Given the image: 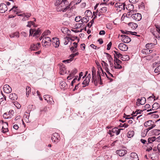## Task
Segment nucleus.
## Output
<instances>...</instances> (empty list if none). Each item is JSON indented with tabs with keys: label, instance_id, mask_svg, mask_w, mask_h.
Masks as SVG:
<instances>
[{
	"label": "nucleus",
	"instance_id": "1",
	"mask_svg": "<svg viewBox=\"0 0 160 160\" xmlns=\"http://www.w3.org/2000/svg\"><path fill=\"white\" fill-rule=\"evenodd\" d=\"M92 83L96 85L98 83H99L100 84H102V81L101 77L100 75L96 76V71L94 67L92 68Z\"/></svg>",
	"mask_w": 160,
	"mask_h": 160
},
{
	"label": "nucleus",
	"instance_id": "2",
	"mask_svg": "<svg viewBox=\"0 0 160 160\" xmlns=\"http://www.w3.org/2000/svg\"><path fill=\"white\" fill-rule=\"evenodd\" d=\"M156 29L151 28V32L153 35L158 40H160V24L155 25Z\"/></svg>",
	"mask_w": 160,
	"mask_h": 160
},
{
	"label": "nucleus",
	"instance_id": "3",
	"mask_svg": "<svg viewBox=\"0 0 160 160\" xmlns=\"http://www.w3.org/2000/svg\"><path fill=\"white\" fill-rule=\"evenodd\" d=\"M51 42L52 40L49 37H45L42 40V45L43 47H48L51 45Z\"/></svg>",
	"mask_w": 160,
	"mask_h": 160
},
{
	"label": "nucleus",
	"instance_id": "4",
	"mask_svg": "<svg viewBox=\"0 0 160 160\" xmlns=\"http://www.w3.org/2000/svg\"><path fill=\"white\" fill-rule=\"evenodd\" d=\"M122 129H118L117 128H114L111 130H110L108 133L112 137L114 135V133H115L116 135H118L120 133L121 130Z\"/></svg>",
	"mask_w": 160,
	"mask_h": 160
},
{
	"label": "nucleus",
	"instance_id": "5",
	"mask_svg": "<svg viewBox=\"0 0 160 160\" xmlns=\"http://www.w3.org/2000/svg\"><path fill=\"white\" fill-rule=\"evenodd\" d=\"M29 36H32L33 34V36H36L41 34L40 30L38 29L36 30L35 29H31L29 31Z\"/></svg>",
	"mask_w": 160,
	"mask_h": 160
},
{
	"label": "nucleus",
	"instance_id": "6",
	"mask_svg": "<svg viewBox=\"0 0 160 160\" xmlns=\"http://www.w3.org/2000/svg\"><path fill=\"white\" fill-rule=\"evenodd\" d=\"M131 16V18L137 21H140L142 18L141 14L139 13L133 14V15H132Z\"/></svg>",
	"mask_w": 160,
	"mask_h": 160
},
{
	"label": "nucleus",
	"instance_id": "7",
	"mask_svg": "<svg viewBox=\"0 0 160 160\" xmlns=\"http://www.w3.org/2000/svg\"><path fill=\"white\" fill-rule=\"evenodd\" d=\"M14 113L13 110H11L8 113L7 112L5 113L3 115V117L5 119L11 118L13 115Z\"/></svg>",
	"mask_w": 160,
	"mask_h": 160
},
{
	"label": "nucleus",
	"instance_id": "8",
	"mask_svg": "<svg viewBox=\"0 0 160 160\" xmlns=\"http://www.w3.org/2000/svg\"><path fill=\"white\" fill-rule=\"evenodd\" d=\"M44 99L47 101L48 103L53 104L54 103L52 98L49 95H46L43 96Z\"/></svg>",
	"mask_w": 160,
	"mask_h": 160
},
{
	"label": "nucleus",
	"instance_id": "9",
	"mask_svg": "<svg viewBox=\"0 0 160 160\" xmlns=\"http://www.w3.org/2000/svg\"><path fill=\"white\" fill-rule=\"evenodd\" d=\"M122 38L121 39V41L124 43H128L131 41L130 38L126 35H122L120 36Z\"/></svg>",
	"mask_w": 160,
	"mask_h": 160
},
{
	"label": "nucleus",
	"instance_id": "10",
	"mask_svg": "<svg viewBox=\"0 0 160 160\" xmlns=\"http://www.w3.org/2000/svg\"><path fill=\"white\" fill-rule=\"evenodd\" d=\"M59 136L58 134L57 133H55L52 135L51 139L52 142L56 143L59 141Z\"/></svg>",
	"mask_w": 160,
	"mask_h": 160
},
{
	"label": "nucleus",
	"instance_id": "11",
	"mask_svg": "<svg viewBox=\"0 0 160 160\" xmlns=\"http://www.w3.org/2000/svg\"><path fill=\"white\" fill-rule=\"evenodd\" d=\"M41 46L40 43L39 42L36 44H33L31 45L30 49L31 50H37L39 49Z\"/></svg>",
	"mask_w": 160,
	"mask_h": 160
},
{
	"label": "nucleus",
	"instance_id": "12",
	"mask_svg": "<svg viewBox=\"0 0 160 160\" xmlns=\"http://www.w3.org/2000/svg\"><path fill=\"white\" fill-rule=\"evenodd\" d=\"M127 151L125 149H120L116 151V153L120 157H122L127 153Z\"/></svg>",
	"mask_w": 160,
	"mask_h": 160
},
{
	"label": "nucleus",
	"instance_id": "13",
	"mask_svg": "<svg viewBox=\"0 0 160 160\" xmlns=\"http://www.w3.org/2000/svg\"><path fill=\"white\" fill-rule=\"evenodd\" d=\"M160 64V61L158 62H155L153 64V67L155 66H157L155 69L154 72L155 73H157L159 72L160 73V65H158Z\"/></svg>",
	"mask_w": 160,
	"mask_h": 160
},
{
	"label": "nucleus",
	"instance_id": "14",
	"mask_svg": "<svg viewBox=\"0 0 160 160\" xmlns=\"http://www.w3.org/2000/svg\"><path fill=\"white\" fill-rule=\"evenodd\" d=\"M8 10L6 5L3 3H2L0 5V12L3 13Z\"/></svg>",
	"mask_w": 160,
	"mask_h": 160
},
{
	"label": "nucleus",
	"instance_id": "15",
	"mask_svg": "<svg viewBox=\"0 0 160 160\" xmlns=\"http://www.w3.org/2000/svg\"><path fill=\"white\" fill-rule=\"evenodd\" d=\"M52 43L53 46L55 48H58L59 45V39L56 38H52Z\"/></svg>",
	"mask_w": 160,
	"mask_h": 160
},
{
	"label": "nucleus",
	"instance_id": "16",
	"mask_svg": "<svg viewBox=\"0 0 160 160\" xmlns=\"http://www.w3.org/2000/svg\"><path fill=\"white\" fill-rule=\"evenodd\" d=\"M91 78V75L90 74H88L86 78L84 80L82 83L83 85H85V86H83V87H84L86 86H88L90 82V79Z\"/></svg>",
	"mask_w": 160,
	"mask_h": 160
},
{
	"label": "nucleus",
	"instance_id": "17",
	"mask_svg": "<svg viewBox=\"0 0 160 160\" xmlns=\"http://www.w3.org/2000/svg\"><path fill=\"white\" fill-rule=\"evenodd\" d=\"M118 48L122 51H126L128 48L127 46L123 43H120L118 45Z\"/></svg>",
	"mask_w": 160,
	"mask_h": 160
},
{
	"label": "nucleus",
	"instance_id": "18",
	"mask_svg": "<svg viewBox=\"0 0 160 160\" xmlns=\"http://www.w3.org/2000/svg\"><path fill=\"white\" fill-rule=\"evenodd\" d=\"M3 91L7 93H10L12 90L11 87L7 84L4 85L3 87Z\"/></svg>",
	"mask_w": 160,
	"mask_h": 160
},
{
	"label": "nucleus",
	"instance_id": "19",
	"mask_svg": "<svg viewBox=\"0 0 160 160\" xmlns=\"http://www.w3.org/2000/svg\"><path fill=\"white\" fill-rule=\"evenodd\" d=\"M73 2H71L69 4L68 3L67 5L64 4L65 6L63 5V7H62V8L61 9V11L63 12H66L70 8V6L73 4Z\"/></svg>",
	"mask_w": 160,
	"mask_h": 160
},
{
	"label": "nucleus",
	"instance_id": "20",
	"mask_svg": "<svg viewBox=\"0 0 160 160\" xmlns=\"http://www.w3.org/2000/svg\"><path fill=\"white\" fill-rule=\"evenodd\" d=\"M128 157L132 160H139L137 154L135 152L131 153Z\"/></svg>",
	"mask_w": 160,
	"mask_h": 160
},
{
	"label": "nucleus",
	"instance_id": "21",
	"mask_svg": "<svg viewBox=\"0 0 160 160\" xmlns=\"http://www.w3.org/2000/svg\"><path fill=\"white\" fill-rule=\"evenodd\" d=\"M156 138L155 136L149 138L148 139V146L150 145V144L152 143L153 142L155 141L156 140Z\"/></svg>",
	"mask_w": 160,
	"mask_h": 160
},
{
	"label": "nucleus",
	"instance_id": "22",
	"mask_svg": "<svg viewBox=\"0 0 160 160\" xmlns=\"http://www.w3.org/2000/svg\"><path fill=\"white\" fill-rule=\"evenodd\" d=\"M61 31L63 33L65 34H67L68 35L69 34L68 32H70V31L67 28L64 27H63L61 28Z\"/></svg>",
	"mask_w": 160,
	"mask_h": 160
},
{
	"label": "nucleus",
	"instance_id": "23",
	"mask_svg": "<svg viewBox=\"0 0 160 160\" xmlns=\"http://www.w3.org/2000/svg\"><path fill=\"white\" fill-rule=\"evenodd\" d=\"M9 98L12 100L15 101L18 98V96L15 93H11L9 95Z\"/></svg>",
	"mask_w": 160,
	"mask_h": 160
},
{
	"label": "nucleus",
	"instance_id": "24",
	"mask_svg": "<svg viewBox=\"0 0 160 160\" xmlns=\"http://www.w3.org/2000/svg\"><path fill=\"white\" fill-rule=\"evenodd\" d=\"M31 16L30 13H26L24 14L23 16V18L22 19V21H25L28 19Z\"/></svg>",
	"mask_w": 160,
	"mask_h": 160
},
{
	"label": "nucleus",
	"instance_id": "25",
	"mask_svg": "<svg viewBox=\"0 0 160 160\" xmlns=\"http://www.w3.org/2000/svg\"><path fill=\"white\" fill-rule=\"evenodd\" d=\"M60 73L61 75H63L66 72V68L64 66H62L60 67Z\"/></svg>",
	"mask_w": 160,
	"mask_h": 160
},
{
	"label": "nucleus",
	"instance_id": "26",
	"mask_svg": "<svg viewBox=\"0 0 160 160\" xmlns=\"http://www.w3.org/2000/svg\"><path fill=\"white\" fill-rule=\"evenodd\" d=\"M106 71L108 74V75L105 72H104V73L105 74L106 76L110 80V82L112 81L113 79L109 78V76H110L112 77H113V75L110 72H109V69L108 70H106Z\"/></svg>",
	"mask_w": 160,
	"mask_h": 160
},
{
	"label": "nucleus",
	"instance_id": "27",
	"mask_svg": "<svg viewBox=\"0 0 160 160\" xmlns=\"http://www.w3.org/2000/svg\"><path fill=\"white\" fill-rule=\"evenodd\" d=\"M126 8L129 11H133L134 6L132 4H129L128 5H126Z\"/></svg>",
	"mask_w": 160,
	"mask_h": 160
},
{
	"label": "nucleus",
	"instance_id": "28",
	"mask_svg": "<svg viewBox=\"0 0 160 160\" xmlns=\"http://www.w3.org/2000/svg\"><path fill=\"white\" fill-rule=\"evenodd\" d=\"M137 100L140 104L143 105L145 103L146 99L145 98L143 97L141 98V99H138Z\"/></svg>",
	"mask_w": 160,
	"mask_h": 160
},
{
	"label": "nucleus",
	"instance_id": "29",
	"mask_svg": "<svg viewBox=\"0 0 160 160\" xmlns=\"http://www.w3.org/2000/svg\"><path fill=\"white\" fill-rule=\"evenodd\" d=\"M9 37L11 38H14L15 37L19 38V33L18 32H15L9 34Z\"/></svg>",
	"mask_w": 160,
	"mask_h": 160
},
{
	"label": "nucleus",
	"instance_id": "30",
	"mask_svg": "<svg viewBox=\"0 0 160 160\" xmlns=\"http://www.w3.org/2000/svg\"><path fill=\"white\" fill-rule=\"evenodd\" d=\"M121 59L123 61H126L128 60L129 59V57L128 55H124L121 56Z\"/></svg>",
	"mask_w": 160,
	"mask_h": 160
},
{
	"label": "nucleus",
	"instance_id": "31",
	"mask_svg": "<svg viewBox=\"0 0 160 160\" xmlns=\"http://www.w3.org/2000/svg\"><path fill=\"white\" fill-rule=\"evenodd\" d=\"M60 84V88L61 89H66L67 87V84L64 81H63L61 82Z\"/></svg>",
	"mask_w": 160,
	"mask_h": 160
},
{
	"label": "nucleus",
	"instance_id": "32",
	"mask_svg": "<svg viewBox=\"0 0 160 160\" xmlns=\"http://www.w3.org/2000/svg\"><path fill=\"white\" fill-rule=\"evenodd\" d=\"M159 108V105L158 103H154L152 106V110H156Z\"/></svg>",
	"mask_w": 160,
	"mask_h": 160
},
{
	"label": "nucleus",
	"instance_id": "33",
	"mask_svg": "<svg viewBox=\"0 0 160 160\" xmlns=\"http://www.w3.org/2000/svg\"><path fill=\"white\" fill-rule=\"evenodd\" d=\"M4 123L5 124H6L7 127H6V128H4L3 126L2 127V132L3 133H6L8 131V128H7V127L8 126V122H4Z\"/></svg>",
	"mask_w": 160,
	"mask_h": 160
},
{
	"label": "nucleus",
	"instance_id": "34",
	"mask_svg": "<svg viewBox=\"0 0 160 160\" xmlns=\"http://www.w3.org/2000/svg\"><path fill=\"white\" fill-rule=\"evenodd\" d=\"M128 25L131 26L133 29H136L138 27V25L135 23L130 22L128 23Z\"/></svg>",
	"mask_w": 160,
	"mask_h": 160
},
{
	"label": "nucleus",
	"instance_id": "35",
	"mask_svg": "<svg viewBox=\"0 0 160 160\" xmlns=\"http://www.w3.org/2000/svg\"><path fill=\"white\" fill-rule=\"evenodd\" d=\"M121 31L122 33L127 34H129V33H130V32L131 33V34L133 35H135L134 33H137V32H129V31H124L123 30H121Z\"/></svg>",
	"mask_w": 160,
	"mask_h": 160
},
{
	"label": "nucleus",
	"instance_id": "36",
	"mask_svg": "<svg viewBox=\"0 0 160 160\" xmlns=\"http://www.w3.org/2000/svg\"><path fill=\"white\" fill-rule=\"evenodd\" d=\"M134 134V132L133 131H130L128 132L127 134V136L128 138H131L133 136Z\"/></svg>",
	"mask_w": 160,
	"mask_h": 160
},
{
	"label": "nucleus",
	"instance_id": "37",
	"mask_svg": "<svg viewBox=\"0 0 160 160\" xmlns=\"http://www.w3.org/2000/svg\"><path fill=\"white\" fill-rule=\"evenodd\" d=\"M155 44L153 43H148L146 45V47L147 48L151 49L154 46Z\"/></svg>",
	"mask_w": 160,
	"mask_h": 160
},
{
	"label": "nucleus",
	"instance_id": "38",
	"mask_svg": "<svg viewBox=\"0 0 160 160\" xmlns=\"http://www.w3.org/2000/svg\"><path fill=\"white\" fill-rule=\"evenodd\" d=\"M56 1V2H55V5L56 6H58V5H60V4H61V7H62V6L63 5V4H64L63 3V2L62 3V0H55Z\"/></svg>",
	"mask_w": 160,
	"mask_h": 160
},
{
	"label": "nucleus",
	"instance_id": "39",
	"mask_svg": "<svg viewBox=\"0 0 160 160\" xmlns=\"http://www.w3.org/2000/svg\"><path fill=\"white\" fill-rule=\"evenodd\" d=\"M114 56H116L118 58H119L120 57L121 58L122 56V54L118 51H114Z\"/></svg>",
	"mask_w": 160,
	"mask_h": 160
},
{
	"label": "nucleus",
	"instance_id": "40",
	"mask_svg": "<svg viewBox=\"0 0 160 160\" xmlns=\"http://www.w3.org/2000/svg\"><path fill=\"white\" fill-rule=\"evenodd\" d=\"M152 120H148L144 123V126L146 127L150 126L152 125Z\"/></svg>",
	"mask_w": 160,
	"mask_h": 160
},
{
	"label": "nucleus",
	"instance_id": "41",
	"mask_svg": "<svg viewBox=\"0 0 160 160\" xmlns=\"http://www.w3.org/2000/svg\"><path fill=\"white\" fill-rule=\"evenodd\" d=\"M150 49L147 48L146 49H144L142 51L143 53H144L145 54H148L151 53L152 51V50H150Z\"/></svg>",
	"mask_w": 160,
	"mask_h": 160
},
{
	"label": "nucleus",
	"instance_id": "42",
	"mask_svg": "<svg viewBox=\"0 0 160 160\" xmlns=\"http://www.w3.org/2000/svg\"><path fill=\"white\" fill-rule=\"evenodd\" d=\"M81 20L82 22L87 23L89 20V18L88 17H85L82 18Z\"/></svg>",
	"mask_w": 160,
	"mask_h": 160
},
{
	"label": "nucleus",
	"instance_id": "43",
	"mask_svg": "<svg viewBox=\"0 0 160 160\" xmlns=\"http://www.w3.org/2000/svg\"><path fill=\"white\" fill-rule=\"evenodd\" d=\"M148 132V130L145 129L143 130L142 131L141 135L142 137H144L146 136L147 133Z\"/></svg>",
	"mask_w": 160,
	"mask_h": 160
},
{
	"label": "nucleus",
	"instance_id": "44",
	"mask_svg": "<svg viewBox=\"0 0 160 160\" xmlns=\"http://www.w3.org/2000/svg\"><path fill=\"white\" fill-rule=\"evenodd\" d=\"M153 134L155 135H158L160 134V130L154 129L152 130Z\"/></svg>",
	"mask_w": 160,
	"mask_h": 160
},
{
	"label": "nucleus",
	"instance_id": "45",
	"mask_svg": "<svg viewBox=\"0 0 160 160\" xmlns=\"http://www.w3.org/2000/svg\"><path fill=\"white\" fill-rule=\"evenodd\" d=\"M114 67L115 69H120L122 68V67L120 64L114 63Z\"/></svg>",
	"mask_w": 160,
	"mask_h": 160
},
{
	"label": "nucleus",
	"instance_id": "46",
	"mask_svg": "<svg viewBox=\"0 0 160 160\" xmlns=\"http://www.w3.org/2000/svg\"><path fill=\"white\" fill-rule=\"evenodd\" d=\"M134 11H130L128 12L127 14L126 15V16L128 18H131V16H132V15H133V12Z\"/></svg>",
	"mask_w": 160,
	"mask_h": 160
},
{
	"label": "nucleus",
	"instance_id": "47",
	"mask_svg": "<svg viewBox=\"0 0 160 160\" xmlns=\"http://www.w3.org/2000/svg\"><path fill=\"white\" fill-rule=\"evenodd\" d=\"M122 5H119V8H121V9H123L124 10L125 9V8H126V4L125 3V2H123L122 3H121Z\"/></svg>",
	"mask_w": 160,
	"mask_h": 160
},
{
	"label": "nucleus",
	"instance_id": "48",
	"mask_svg": "<svg viewBox=\"0 0 160 160\" xmlns=\"http://www.w3.org/2000/svg\"><path fill=\"white\" fill-rule=\"evenodd\" d=\"M107 8L106 7H103L100 10V12L102 13H104L106 12Z\"/></svg>",
	"mask_w": 160,
	"mask_h": 160
},
{
	"label": "nucleus",
	"instance_id": "49",
	"mask_svg": "<svg viewBox=\"0 0 160 160\" xmlns=\"http://www.w3.org/2000/svg\"><path fill=\"white\" fill-rule=\"evenodd\" d=\"M31 88L29 87H27L26 88V94L27 97H28L29 96V92H30Z\"/></svg>",
	"mask_w": 160,
	"mask_h": 160
},
{
	"label": "nucleus",
	"instance_id": "50",
	"mask_svg": "<svg viewBox=\"0 0 160 160\" xmlns=\"http://www.w3.org/2000/svg\"><path fill=\"white\" fill-rule=\"evenodd\" d=\"M102 62L103 63H104V65L102 64V65L103 67L105 68V70H108L109 69L108 68V65L104 61H102Z\"/></svg>",
	"mask_w": 160,
	"mask_h": 160
},
{
	"label": "nucleus",
	"instance_id": "51",
	"mask_svg": "<svg viewBox=\"0 0 160 160\" xmlns=\"http://www.w3.org/2000/svg\"><path fill=\"white\" fill-rule=\"evenodd\" d=\"M35 24V23L31 21H29L28 22V24L27 25V26L30 28L31 26L32 25L34 26Z\"/></svg>",
	"mask_w": 160,
	"mask_h": 160
},
{
	"label": "nucleus",
	"instance_id": "52",
	"mask_svg": "<svg viewBox=\"0 0 160 160\" xmlns=\"http://www.w3.org/2000/svg\"><path fill=\"white\" fill-rule=\"evenodd\" d=\"M18 10V7L15 6H13V7L9 10V11H13L14 12H16V10Z\"/></svg>",
	"mask_w": 160,
	"mask_h": 160
},
{
	"label": "nucleus",
	"instance_id": "53",
	"mask_svg": "<svg viewBox=\"0 0 160 160\" xmlns=\"http://www.w3.org/2000/svg\"><path fill=\"white\" fill-rule=\"evenodd\" d=\"M79 54V53L78 52H76L75 53H73L71 54L70 56V58H72L73 57L76 56L77 55H78Z\"/></svg>",
	"mask_w": 160,
	"mask_h": 160
},
{
	"label": "nucleus",
	"instance_id": "54",
	"mask_svg": "<svg viewBox=\"0 0 160 160\" xmlns=\"http://www.w3.org/2000/svg\"><path fill=\"white\" fill-rule=\"evenodd\" d=\"M107 57L108 60V61L110 63H112L111 61L112 60V58L111 57V56L109 54H107Z\"/></svg>",
	"mask_w": 160,
	"mask_h": 160
},
{
	"label": "nucleus",
	"instance_id": "55",
	"mask_svg": "<svg viewBox=\"0 0 160 160\" xmlns=\"http://www.w3.org/2000/svg\"><path fill=\"white\" fill-rule=\"evenodd\" d=\"M74 75L73 74L72 72H71L69 76H68L67 78V79L68 80L72 78L73 77Z\"/></svg>",
	"mask_w": 160,
	"mask_h": 160
},
{
	"label": "nucleus",
	"instance_id": "56",
	"mask_svg": "<svg viewBox=\"0 0 160 160\" xmlns=\"http://www.w3.org/2000/svg\"><path fill=\"white\" fill-rule=\"evenodd\" d=\"M112 42H109V43L107 45V50H109L111 48V46H112Z\"/></svg>",
	"mask_w": 160,
	"mask_h": 160
},
{
	"label": "nucleus",
	"instance_id": "57",
	"mask_svg": "<svg viewBox=\"0 0 160 160\" xmlns=\"http://www.w3.org/2000/svg\"><path fill=\"white\" fill-rule=\"evenodd\" d=\"M14 104L16 106V107L18 108H20L21 106L19 104H18L17 102H14Z\"/></svg>",
	"mask_w": 160,
	"mask_h": 160
},
{
	"label": "nucleus",
	"instance_id": "58",
	"mask_svg": "<svg viewBox=\"0 0 160 160\" xmlns=\"http://www.w3.org/2000/svg\"><path fill=\"white\" fill-rule=\"evenodd\" d=\"M72 61V60H71V59H67L66 60H63L62 61V62H66L67 63H68Z\"/></svg>",
	"mask_w": 160,
	"mask_h": 160
},
{
	"label": "nucleus",
	"instance_id": "59",
	"mask_svg": "<svg viewBox=\"0 0 160 160\" xmlns=\"http://www.w3.org/2000/svg\"><path fill=\"white\" fill-rule=\"evenodd\" d=\"M77 1H74L73 2L75 3V4H74V5H77L80 3L81 1V0H77Z\"/></svg>",
	"mask_w": 160,
	"mask_h": 160
},
{
	"label": "nucleus",
	"instance_id": "60",
	"mask_svg": "<svg viewBox=\"0 0 160 160\" xmlns=\"http://www.w3.org/2000/svg\"><path fill=\"white\" fill-rule=\"evenodd\" d=\"M129 2L132 3H135L138 2V0H129Z\"/></svg>",
	"mask_w": 160,
	"mask_h": 160
},
{
	"label": "nucleus",
	"instance_id": "61",
	"mask_svg": "<svg viewBox=\"0 0 160 160\" xmlns=\"http://www.w3.org/2000/svg\"><path fill=\"white\" fill-rule=\"evenodd\" d=\"M81 48L82 50L85 49V45L84 44L82 43L81 45Z\"/></svg>",
	"mask_w": 160,
	"mask_h": 160
},
{
	"label": "nucleus",
	"instance_id": "62",
	"mask_svg": "<svg viewBox=\"0 0 160 160\" xmlns=\"http://www.w3.org/2000/svg\"><path fill=\"white\" fill-rule=\"evenodd\" d=\"M80 17H81L79 16L76 17L75 18V21L77 22L79 21L81 19H80Z\"/></svg>",
	"mask_w": 160,
	"mask_h": 160
},
{
	"label": "nucleus",
	"instance_id": "63",
	"mask_svg": "<svg viewBox=\"0 0 160 160\" xmlns=\"http://www.w3.org/2000/svg\"><path fill=\"white\" fill-rule=\"evenodd\" d=\"M50 33V31L49 30H47L46 31L44 32V35H48Z\"/></svg>",
	"mask_w": 160,
	"mask_h": 160
},
{
	"label": "nucleus",
	"instance_id": "64",
	"mask_svg": "<svg viewBox=\"0 0 160 160\" xmlns=\"http://www.w3.org/2000/svg\"><path fill=\"white\" fill-rule=\"evenodd\" d=\"M105 34V32L104 30H101L100 31L99 34L100 35H104Z\"/></svg>",
	"mask_w": 160,
	"mask_h": 160
}]
</instances>
